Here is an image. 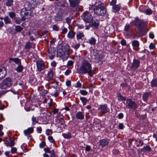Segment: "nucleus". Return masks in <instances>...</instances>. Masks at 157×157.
<instances>
[{"label":"nucleus","mask_w":157,"mask_h":157,"mask_svg":"<svg viewBox=\"0 0 157 157\" xmlns=\"http://www.w3.org/2000/svg\"><path fill=\"white\" fill-rule=\"evenodd\" d=\"M48 93L47 90H44L41 92V94L42 95H44L45 94H47Z\"/></svg>","instance_id":"obj_57"},{"label":"nucleus","mask_w":157,"mask_h":157,"mask_svg":"<svg viewBox=\"0 0 157 157\" xmlns=\"http://www.w3.org/2000/svg\"><path fill=\"white\" fill-rule=\"evenodd\" d=\"M116 0H112L110 3L111 5L113 6H114L116 3Z\"/></svg>","instance_id":"obj_53"},{"label":"nucleus","mask_w":157,"mask_h":157,"mask_svg":"<svg viewBox=\"0 0 157 157\" xmlns=\"http://www.w3.org/2000/svg\"><path fill=\"white\" fill-rule=\"evenodd\" d=\"M52 29L53 30L56 31H58L59 30V28L56 25H54L53 26Z\"/></svg>","instance_id":"obj_47"},{"label":"nucleus","mask_w":157,"mask_h":157,"mask_svg":"<svg viewBox=\"0 0 157 157\" xmlns=\"http://www.w3.org/2000/svg\"><path fill=\"white\" fill-rule=\"evenodd\" d=\"M139 45V43L137 40H134L132 41V45L134 48L138 47Z\"/></svg>","instance_id":"obj_21"},{"label":"nucleus","mask_w":157,"mask_h":157,"mask_svg":"<svg viewBox=\"0 0 157 157\" xmlns=\"http://www.w3.org/2000/svg\"><path fill=\"white\" fill-rule=\"evenodd\" d=\"M91 149V147L89 145H87L85 147V150L86 151H89Z\"/></svg>","instance_id":"obj_50"},{"label":"nucleus","mask_w":157,"mask_h":157,"mask_svg":"<svg viewBox=\"0 0 157 157\" xmlns=\"http://www.w3.org/2000/svg\"><path fill=\"white\" fill-rule=\"evenodd\" d=\"M82 86V84L79 81L77 82V83L75 86L76 87H81Z\"/></svg>","instance_id":"obj_52"},{"label":"nucleus","mask_w":157,"mask_h":157,"mask_svg":"<svg viewBox=\"0 0 157 157\" xmlns=\"http://www.w3.org/2000/svg\"><path fill=\"white\" fill-rule=\"evenodd\" d=\"M92 25L95 28H97L99 26V24L98 22L94 21L92 23Z\"/></svg>","instance_id":"obj_42"},{"label":"nucleus","mask_w":157,"mask_h":157,"mask_svg":"<svg viewBox=\"0 0 157 157\" xmlns=\"http://www.w3.org/2000/svg\"><path fill=\"white\" fill-rule=\"evenodd\" d=\"M51 95L55 97H57L59 95V93L57 90L55 89L54 91L51 93Z\"/></svg>","instance_id":"obj_26"},{"label":"nucleus","mask_w":157,"mask_h":157,"mask_svg":"<svg viewBox=\"0 0 157 157\" xmlns=\"http://www.w3.org/2000/svg\"><path fill=\"white\" fill-rule=\"evenodd\" d=\"M44 150L46 152L50 154L52 153L53 151V150H50L48 148H44Z\"/></svg>","instance_id":"obj_41"},{"label":"nucleus","mask_w":157,"mask_h":157,"mask_svg":"<svg viewBox=\"0 0 157 157\" xmlns=\"http://www.w3.org/2000/svg\"><path fill=\"white\" fill-rule=\"evenodd\" d=\"M75 35V33L73 31H70L68 32L67 36L68 38H73Z\"/></svg>","instance_id":"obj_22"},{"label":"nucleus","mask_w":157,"mask_h":157,"mask_svg":"<svg viewBox=\"0 0 157 157\" xmlns=\"http://www.w3.org/2000/svg\"><path fill=\"white\" fill-rule=\"evenodd\" d=\"M151 95L149 92H145L143 95V99L144 101H146L149 98L151 97Z\"/></svg>","instance_id":"obj_16"},{"label":"nucleus","mask_w":157,"mask_h":157,"mask_svg":"<svg viewBox=\"0 0 157 157\" xmlns=\"http://www.w3.org/2000/svg\"><path fill=\"white\" fill-rule=\"evenodd\" d=\"M30 12L31 11L30 10H27L25 8H22L21 10L20 13L22 20H25L26 18H29V17H28V16L30 15Z\"/></svg>","instance_id":"obj_8"},{"label":"nucleus","mask_w":157,"mask_h":157,"mask_svg":"<svg viewBox=\"0 0 157 157\" xmlns=\"http://www.w3.org/2000/svg\"><path fill=\"white\" fill-rule=\"evenodd\" d=\"M31 48V45L30 43L28 42L26 44L25 46V48L29 49Z\"/></svg>","instance_id":"obj_43"},{"label":"nucleus","mask_w":157,"mask_h":157,"mask_svg":"<svg viewBox=\"0 0 157 157\" xmlns=\"http://www.w3.org/2000/svg\"><path fill=\"white\" fill-rule=\"evenodd\" d=\"M53 73L52 70L50 71L47 74V77L50 78L53 77Z\"/></svg>","instance_id":"obj_29"},{"label":"nucleus","mask_w":157,"mask_h":157,"mask_svg":"<svg viewBox=\"0 0 157 157\" xmlns=\"http://www.w3.org/2000/svg\"><path fill=\"white\" fill-rule=\"evenodd\" d=\"M70 50V47L68 45H66L63 48H62L61 46L59 45L58 47L57 56L61 58L64 61L69 56Z\"/></svg>","instance_id":"obj_1"},{"label":"nucleus","mask_w":157,"mask_h":157,"mask_svg":"<svg viewBox=\"0 0 157 157\" xmlns=\"http://www.w3.org/2000/svg\"><path fill=\"white\" fill-rule=\"evenodd\" d=\"M48 56L51 59L54 58L56 53V49L54 48L50 47L49 48L48 50Z\"/></svg>","instance_id":"obj_11"},{"label":"nucleus","mask_w":157,"mask_h":157,"mask_svg":"<svg viewBox=\"0 0 157 157\" xmlns=\"http://www.w3.org/2000/svg\"><path fill=\"white\" fill-rule=\"evenodd\" d=\"M9 61L10 63H11V61H13L16 64H18V65L19 64H21V60L18 58H10L9 59Z\"/></svg>","instance_id":"obj_19"},{"label":"nucleus","mask_w":157,"mask_h":157,"mask_svg":"<svg viewBox=\"0 0 157 157\" xmlns=\"http://www.w3.org/2000/svg\"><path fill=\"white\" fill-rule=\"evenodd\" d=\"M66 22L67 23V24L68 25H69L71 22L70 19V18L69 17H67V18H66Z\"/></svg>","instance_id":"obj_62"},{"label":"nucleus","mask_w":157,"mask_h":157,"mask_svg":"<svg viewBox=\"0 0 157 157\" xmlns=\"http://www.w3.org/2000/svg\"><path fill=\"white\" fill-rule=\"evenodd\" d=\"M135 25L137 26L136 29V33L139 35V36L144 35L145 25L143 22L140 20H137L135 22Z\"/></svg>","instance_id":"obj_3"},{"label":"nucleus","mask_w":157,"mask_h":157,"mask_svg":"<svg viewBox=\"0 0 157 157\" xmlns=\"http://www.w3.org/2000/svg\"><path fill=\"white\" fill-rule=\"evenodd\" d=\"M151 147L148 145H147L146 147H144L142 149L141 151L143 152L147 151L148 152L151 151Z\"/></svg>","instance_id":"obj_23"},{"label":"nucleus","mask_w":157,"mask_h":157,"mask_svg":"<svg viewBox=\"0 0 157 157\" xmlns=\"http://www.w3.org/2000/svg\"><path fill=\"white\" fill-rule=\"evenodd\" d=\"M130 29V25L129 24H127L124 27V30L126 31H128Z\"/></svg>","instance_id":"obj_45"},{"label":"nucleus","mask_w":157,"mask_h":157,"mask_svg":"<svg viewBox=\"0 0 157 157\" xmlns=\"http://www.w3.org/2000/svg\"><path fill=\"white\" fill-rule=\"evenodd\" d=\"M98 109L100 110V113L102 114L106 113L109 110L106 104L100 105L98 108Z\"/></svg>","instance_id":"obj_10"},{"label":"nucleus","mask_w":157,"mask_h":157,"mask_svg":"<svg viewBox=\"0 0 157 157\" xmlns=\"http://www.w3.org/2000/svg\"><path fill=\"white\" fill-rule=\"evenodd\" d=\"M32 124L33 125H34L38 122V121L36 117H33L32 118Z\"/></svg>","instance_id":"obj_33"},{"label":"nucleus","mask_w":157,"mask_h":157,"mask_svg":"<svg viewBox=\"0 0 157 157\" xmlns=\"http://www.w3.org/2000/svg\"><path fill=\"white\" fill-rule=\"evenodd\" d=\"M151 86L152 87L157 86V79H153L151 82Z\"/></svg>","instance_id":"obj_25"},{"label":"nucleus","mask_w":157,"mask_h":157,"mask_svg":"<svg viewBox=\"0 0 157 157\" xmlns=\"http://www.w3.org/2000/svg\"><path fill=\"white\" fill-rule=\"evenodd\" d=\"M48 139L49 142L51 143H54L55 140L52 136H50L48 137Z\"/></svg>","instance_id":"obj_39"},{"label":"nucleus","mask_w":157,"mask_h":157,"mask_svg":"<svg viewBox=\"0 0 157 157\" xmlns=\"http://www.w3.org/2000/svg\"><path fill=\"white\" fill-rule=\"evenodd\" d=\"M9 15L10 17L12 18L15 17L16 15L15 13L13 12H9Z\"/></svg>","instance_id":"obj_40"},{"label":"nucleus","mask_w":157,"mask_h":157,"mask_svg":"<svg viewBox=\"0 0 157 157\" xmlns=\"http://www.w3.org/2000/svg\"><path fill=\"white\" fill-rule=\"evenodd\" d=\"M121 45L123 46L125 45L126 44V41L124 40H122L121 41Z\"/></svg>","instance_id":"obj_54"},{"label":"nucleus","mask_w":157,"mask_h":157,"mask_svg":"<svg viewBox=\"0 0 157 157\" xmlns=\"http://www.w3.org/2000/svg\"><path fill=\"white\" fill-rule=\"evenodd\" d=\"M12 82L11 79H4L0 84V88L2 89H6L11 85Z\"/></svg>","instance_id":"obj_7"},{"label":"nucleus","mask_w":157,"mask_h":157,"mask_svg":"<svg viewBox=\"0 0 157 157\" xmlns=\"http://www.w3.org/2000/svg\"><path fill=\"white\" fill-rule=\"evenodd\" d=\"M76 118L79 120H83L84 118V113L83 112H78L76 114Z\"/></svg>","instance_id":"obj_17"},{"label":"nucleus","mask_w":157,"mask_h":157,"mask_svg":"<svg viewBox=\"0 0 157 157\" xmlns=\"http://www.w3.org/2000/svg\"><path fill=\"white\" fill-rule=\"evenodd\" d=\"M50 154L51 157H56L54 153V151H53V152H52V153H51Z\"/></svg>","instance_id":"obj_64"},{"label":"nucleus","mask_w":157,"mask_h":157,"mask_svg":"<svg viewBox=\"0 0 157 157\" xmlns=\"http://www.w3.org/2000/svg\"><path fill=\"white\" fill-rule=\"evenodd\" d=\"M74 62L71 60H69L68 61L67 63V66L68 67H71L73 66Z\"/></svg>","instance_id":"obj_44"},{"label":"nucleus","mask_w":157,"mask_h":157,"mask_svg":"<svg viewBox=\"0 0 157 157\" xmlns=\"http://www.w3.org/2000/svg\"><path fill=\"white\" fill-rule=\"evenodd\" d=\"M65 13L64 11L62 10L59 11L58 13L55 17L54 19L56 21L58 22L62 21L63 17L65 16Z\"/></svg>","instance_id":"obj_9"},{"label":"nucleus","mask_w":157,"mask_h":157,"mask_svg":"<svg viewBox=\"0 0 157 157\" xmlns=\"http://www.w3.org/2000/svg\"><path fill=\"white\" fill-rule=\"evenodd\" d=\"M23 66L21 64H19L18 65L16 70L17 72H20L23 71Z\"/></svg>","instance_id":"obj_24"},{"label":"nucleus","mask_w":157,"mask_h":157,"mask_svg":"<svg viewBox=\"0 0 157 157\" xmlns=\"http://www.w3.org/2000/svg\"><path fill=\"white\" fill-rule=\"evenodd\" d=\"M110 141V140L108 139H102L100 141L99 143L100 145L102 147H104L107 145Z\"/></svg>","instance_id":"obj_14"},{"label":"nucleus","mask_w":157,"mask_h":157,"mask_svg":"<svg viewBox=\"0 0 157 157\" xmlns=\"http://www.w3.org/2000/svg\"><path fill=\"white\" fill-rule=\"evenodd\" d=\"M13 0H8L6 2V5L8 6H10L13 4Z\"/></svg>","instance_id":"obj_38"},{"label":"nucleus","mask_w":157,"mask_h":157,"mask_svg":"<svg viewBox=\"0 0 157 157\" xmlns=\"http://www.w3.org/2000/svg\"><path fill=\"white\" fill-rule=\"evenodd\" d=\"M45 145V142H42L40 144V147L42 148Z\"/></svg>","instance_id":"obj_48"},{"label":"nucleus","mask_w":157,"mask_h":157,"mask_svg":"<svg viewBox=\"0 0 157 157\" xmlns=\"http://www.w3.org/2000/svg\"><path fill=\"white\" fill-rule=\"evenodd\" d=\"M36 66L38 70L41 71L44 68V63L41 60H38L36 62Z\"/></svg>","instance_id":"obj_12"},{"label":"nucleus","mask_w":157,"mask_h":157,"mask_svg":"<svg viewBox=\"0 0 157 157\" xmlns=\"http://www.w3.org/2000/svg\"><path fill=\"white\" fill-rule=\"evenodd\" d=\"M36 131L38 133H41L42 131V128L40 127H37L36 128Z\"/></svg>","instance_id":"obj_49"},{"label":"nucleus","mask_w":157,"mask_h":157,"mask_svg":"<svg viewBox=\"0 0 157 157\" xmlns=\"http://www.w3.org/2000/svg\"><path fill=\"white\" fill-rule=\"evenodd\" d=\"M14 145V142L13 141H11L10 142V143H8L7 144V145L11 147V146H13Z\"/></svg>","instance_id":"obj_63"},{"label":"nucleus","mask_w":157,"mask_h":157,"mask_svg":"<svg viewBox=\"0 0 157 157\" xmlns=\"http://www.w3.org/2000/svg\"><path fill=\"white\" fill-rule=\"evenodd\" d=\"M80 69L82 73H88L90 76H91L93 73L90 63L86 60L83 61Z\"/></svg>","instance_id":"obj_2"},{"label":"nucleus","mask_w":157,"mask_h":157,"mask_svg":"<svg viewBox=\"0 0 157 157\" xmlns=\"http://www.w3.org/2000/svg\"><path fill=\"white\" fill-rule=\"evenodd\" d=\"M113 10L116 11H118L120 9V7L119 6L117 5H114L113 6Z\"/></svg>","instance_id":"obj_36"},{"label":"nucleus","mask_w":157,"mask_h":157,"mask_svg":"<svg viewBox=\"0 0 157 157\" xmlns=\"http://www.w3.org/2000/svg\"><path fill=\"white\" fill-rule=\"evenodd\" d=\"M94 12L98 15H103L106 13V10L103 4H100L94 9Z\"/></svg>","instance_id":"obj_4"},{"label":"nucleus","mask_w":157,"mask_h":157,"mask_svg":"<svg viewBox=\"0 0 157 157\" xmlns=\"http://www.w3.org/2000/svg\"><path fill=\"white\" fill-rule=\"evenodd\" d=\"M71 6L75 7L79 3V0H69Z\"/></svg>","instance_id":"obj_20"},{"label":"nucleus","mask_w":157,"mask_h":157,"mask_svg":"<svg viewBox=\"0 0 157 157\" xmlns=\"http://www.w3.org/2000/svg\"><path fill=\"white\" fill-rule=\"evenodd\" d=\"M71 81L70 80H67V81H66V84L67 86H70L71 85Z\"/></svg>","instance_id":"obj_59"},{"label":"nucleus","mask_w":157,"mask_h":157,"mask_svg":"<svg viewBox=\"0 0 157 157\" xmlns=\"http://www.w3.org/2000/svg\"><path fill=\"white\" fill-rule=\"evenodd\" d=\"M117 97L119 101H124L125 100V98L123 97L120 93L117 94Z\"/></svg>","instance_id":"obj_30"},{"label":"nucleus","mask_w":157,"mask_h":157,"mask_svg":"<svg viewBox=\"0 0 157 157\" xmlns=\"http://www.w3.org/2000/svg\"><path fill=\"white\" fill-rule=\"evenodd\" d=\"M119 128L120 129H123L124 128V125L123 124L120 123L119 125Z\"/></svg>","instance_id":"obj_61"},{"label":"nucleus","mask_w":157,"mask_h":157,"mask_svg":"<svg viewBox=\"0 0 157 157\" xmlns=\"http://www.w3.org/2000/svg\"><path fill=\"white\" fill-rule=\"evenodd\" d=\"M126 106L129 109L135 110L138 107L137 104L134 101L129 99L126 101Z\"/></svg>","instance_id":"obj_6"},{"label":"nucleus","mask_w":157,"mask_h":157,"mask_svg":"<svg viewBox=\"0 0 157 157\" xmlns=\"http://www.w3.org/2000/svg\"><path fill=\"white\" fill-rule=\"evenodd\" d=\"M56 63L55 61H53L51 63V65L53 67H55L56 66Z\"/></svg>","instance_id":"obj_60"},{"label":"nucleus","mask_w":157,"mask_h":157,"mask_svg":"<svg viewBox=\"0 0 157 157\" xmlns=\"http://www.w3.org/2000/svg\"><path fill=\"white\" fill-rule=\"evenodd\" d=\"M84 21L87 23H91L93 20V17L89 12H85L82 16Z\"/></svg>","instance_id":"obj_5"},{"label":"nucleus","mask_w":157,"mask_h":157,"mask_svg":"<svg viewBox=\"0 0 157 157\" xmlns=\"http://www.w3.org/2000/svg\"><path fill=\"white\" fill-rule=\"evenodd\" d=\"M17 149L15 147H13L11 149V152L13 154L16 152Z\"/></svg>","instance_id":"obj_46"},{"label":"nucleus","mask_w":157,"mask_h":157,"mask_svg":"<svg viewBox=\"0 0 157 157\" xmlns=\"http://www.w3.org/2000/svg\"><path fill=\"white\" fill-rule=\"evenodd\" d=\"M118 117L120 119H122L124 117V115L122 113H120L118 115Z\"/></svg>","instance_id":"obj_56"},{"label":"nucleus","mask_w":157,"mask_h":157,"mask_svg":"<svg viewBox=\"0 0 157 157\" xmlns=\"http://www.w3.org/2000/svg\"><path fill=\"white\" fill-rule=\"evenodd\" d=\"M145 12L147 14L150 15L152 13V11L151 10H147Z\"/></svg>","instance_id":"obj_51"},{"label":"nucleus","mask_w":157,"mask_h":157,"mask_svg":"<svg viewBox=\"0 0 157 157\" xmlns=\"http://www.w3.org/2000/svg\"><path fill=\"white\" fill-rule=\"evenodd\" d=\"M33 132V128L30 127L28 128L27 129L24 130V133L25 136H28Z\"/></svg>","instance_id":"obj_18"},{"label":"nucleus","mask_w":157,"mask_h":157,"mask_svg":"<svg viewBox=\"0 0 157 157\" xmlns=\"http://www.w3.org/2000/svg\"><path fill=\"white\" fill-rule=\"evenodd\" d=\"M89 42L91 45L95 44L96 43V40L94 38L91 37L89 40Z\"/></svg>","instance_id":"obj_28"},{"label":"nucleus","mask_w":157,"mask_h":157,"mask_svg":"<svg viewBox=\"0 0 157 157\" xmlns=\"http://www.w3.org/2000/svg\"><path fill=\"white\" fill-rule=\"evenodd\" d=\"M67 32V29L66 28H64L62 30V33L63 34H65Z\"/></svg>","instance_id":"obj_58"},{"label":"nucleus","mask_w":157,"mask_h":157,"mask_svg":"<svg viewBox=\"0 0 157 157\" xmlns=\"http://www.w3.org/2000/svg\"><path fill=\"white\" fill-rule=\"evenodd\" d=\"M149 47L150 49H153L155 48V46L153 44L151 43L149 46Z\"/></svg>","instance_id":"obj_55"},{"label":"nucleus","mask_w":157,"mask_h":157,"mask_svg":"<svg viewBox=\"0 0 157 157\" xmlns=\"http://www.w3.org/2000/svg\"><path fill=\"white\" fill-rule=\"evenodd\" d=\"M76 36L77 39H80L83 36L84 34L82 33H79L77 34Z\"/></svg>","instance_id":"obj_34"},{"label":"nucleus","mask_w":157,"mask_h":157,"mask_svg":"<svg viewBox=\"0 0 157 157\" xmlns=\"http://www.w3.org/2000/svg\"><path fill=\"white\" fill-rule=\"evenodd\" d=\"M22 29V28L20 26L17 25L15 26V30L17 32H19Z\"/></svg>","instance_id":"obj_31"},{"label":"nucleus","mask_w":157,"mask_h":157,"mask_svg":"<svg viewBox=\"0 0 157 157\" xmlns=\"http://www.w3.org/2000/svg\"><path fill=\"white\" fill-rule=\"evenodd\" d=\"M6 71L5 67H0V78H3L5 77L6 74Z\"/></svg>","instance_id":"obj_15"},{"label":"nucleus","mask_w":157,"mask_h":157,"mask_svg":"<svg viewBox=\"0 0 157 157\" xmlns=\"http://www.w3.org/2000/svg\"><path fill=\"white\" fill-rule=\"evenodd\" d=\"M80 93L83 95H86L88 94V92L85 90H81L80 91Z\"/></svg>","instance_id":"obj_37"},{"label":"nucleus","mask_w":157,"mask_h":157,"mask_svg":"<svg viewBox=\"0 0 157 157\" xmlns=\"http://www.w3.org/2000/svg\"><path fill=\"white\" fill-rule=\"evenodd\" d=\"M4 21L6 24L10 23L11 22L10 19L8 17L4 18Z\"/></svg>","instance_id":"obj_35"},{"label":"nucleus","mask_w":157,"mask_h":157,"mask_svg":"<svg viewBox=\"0 0 157 157\" xmlns=\"http://www.w3.org/2000/svg\"><path fill=\"white\" fill-rule=\"evenodd\" d=\"M80 99L83 103V105H86V103L88 101L87 99L85 97H80Z\"/></svg>","instance_id":"obj_27"},{"label":"nucleus","mask_w":157,"mask_h":157,"mask_svg":"<svg viewBox=\"0 0 157 157\" xmlns=\"http://www.w3.org/2000/svg\"><path fill=\"white\" fill-rule=\"evenodd\" d=\"M62 135L65 138L69 139L71 137V134L70 133H63Z\"/></svg>","instance_id":"obj_32"},{"label":"nucleus","mask_w":157,"mask_h":157,"mask_svg":"<svg viewBox=\"0 0 157 157\" xmlns=\"http://www.w3.org/2000/svg\"><path fill=\"white\" fill-rule=\"evenodd\" d=\"M140 62L137 60L134 59L133 63L131 66L130 68L132 70H134L137 68L140 65Z\"/></svg>","instance_id":"obj_13"}]
</instances>
